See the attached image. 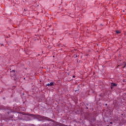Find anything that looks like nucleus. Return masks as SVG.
<instances>
[{
    "label": "nucleus",
    "instance_id": "nucleus-2",
    "mask_svg": "<svg viewBox=\"0 0 126 126\" xmlns=\"http://www.w3.org/2000/svg\"><path fill=\"white\" fill-rule=\"evenodd\" d=\"M52 85H54V83H50V84H48L47 86H52Z\"/></svg>",
    "mask_w": 126,
    "mask_h": 126
},
{
    "label": "nucleus",
    "instance_id": "nucleus-5",
    "mask_svg": "<svg viewBox=\"0 0 126 126\" xmlns=\"http://www.w3.org/2000/svg\"><path fill=\"white\" fill-rule=\"evenodd\" d=\"M123 64L124 65V66H123L124 68L126 67V63H124Z\"/></svg>",
    "mask_w": 126,
    "mask_h": 126
},
{
    "label": "nucleus",
    "instance_id": "nucleus-12",
    "mask_svg": "<svg viewBox=\"0 0 126 126\" xmlns=\"http://www.w3.org/2000/svg\"><path fill=\"white\" fill-rule=\"evenodd\" d=\"M106 106H107V104H106Z\"/></svg>",
    "mask_w": 126,
    "mask_h": 126
},
{
    "label": "nucleus",
    "instance_id": "nucleus-11",
    "mask_svg": "<svg viewBox=\"0 0 126 126\" xmlns=\"http://www.w3.org/2000/svg\"><path fill=\"white\" fill-rule=\"evenodd\" d=\"M110 124H112V122H111V123H110Z\"/></svg>",
    "mask_w": 126,
    "mask_h": 126
},
{
    "label": "nucleus",
    "instance_id": "nucleus-4",
    "mask_svg": "<svg viewBox=\"0 0 126 126\" xmlns=\"http://www.w3.org/2000/svg\"><path fill=\"white\" fill-rule=\"evenodd\" d=\"M111 85H112V86H117V84H115L114 83H112Z\"/></svg>",
    "mask_w": 126,
    "mask_h": 126
},
{
    "label": "nucleus",
    "instance_id": "nucleus-8",
    "mask_svg": "<svg viewBox=\"0 0 126 126\" xmlns=\"http://www.w3.org/2000/svg\"><path fill=\"white\" fill-rule=\"evenodd\" d=\"M23 115H25V113H23Z\"/></svg>",
    "mask_w": 126,
    "mask_h": 126
},
{
    "label": "nucleus",
    "instance_id": "nucleus-1",
    "mask_svg": "<svg viewBox=\"0 0 126 126\" xmlns=\"http://www.w3.org/2000/svg\"><path fill=\"white\" fill-rule=\"evenodd\" d=\"M36 118H37V119H40V120H41L42 119H43V117H42L41 116H40L39 115H37V116H36Z\"/></svg>",
    "mask_w": 126,
    "mask_h": 126
},
{
    "label": "nucleus",
    "instance_id": "nucleus-3",
    "mask_svg": "<svg viewBox=\"0 0 126 126\" xmlns=\"http://www.w3.org/2000/svg\"><path fill=\"white\" fill-rule=\"evenodd\" d=\"M28 116H30L31 117H33V118H35V115L32 114H28Z\"/></svg>",
    "mask_w": 126,
    "mask_h": 126
},
{
    "label": "nucleus",
    "instance_id": "nucleus-7",
    "mask_svg": "<svg viewBox=\"0 0 126 126\" xmlns=\"http://www.w3.org/2000/svg\"><path fill=\"white\" fill-rule=\"evenodd\" d=\"M15 72V70H13L12 71H11V72Z\"/></svg>",
    "mask_w": 126,
    "mask_h": 126
},
{
    "label": "nucleus",
    "instance_id": "nucleus-9",
    "mask_svg": "<svg viewBox=\"0 0 126 126\" xmlns=\"http://www.w3.org/2000/svg\"><path fill=\"white\" fill-rule=\"evenodd\" d=\"M76 58H77V56H76Z\"/></svg>",
    "mask_w": 126,
    "mask_h": 126
},
{
    "label": "nucleus",
    "instance_id": "nucleus-10",
    "mask_svg": "<svg viewBox=\"0 0 126 126\" xmlns=\"http://www.w3.org/2000/svg\"><path fill=\"white\" fill-rule=\"evenodd\" d=\"M73 77H75V76H73Z\"/></svg>",
    "mask_w": 126,
    "mask_h": 126
},
{
    "label": "nucleus",
    "instance_id": "nucleus-6",
    "mask_svg": "<svg viewBox=\"0 0 126 126\" xmlns=\"http://www.w3.org/2000/svg\"><path fill=\"white\" fill-rule=\"evenodd\" d=\"M116 32L117 33V34H120V33H121L120 31H116Z\"/></svg>",
    "mask_w": 126,
    "mask_h": 126
}]
</instances>
